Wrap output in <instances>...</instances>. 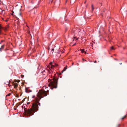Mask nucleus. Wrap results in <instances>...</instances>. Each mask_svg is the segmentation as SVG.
<instances>
[{
	"label": "nucleus",
	"mask_w": 127,
	"mask_h": 127,
	"mask_svg": "<svg viewBox=\"0 0 127 127\" xmlns=\"http://www.w3.org/2000/svg\"><path fill=\"white\" fill-rule=\"evenodd\" d=\"M47 95L46 92L45 91H41L39 90L37 94V97L39 98H36L35 102L33 103L32 105V107L27 110L25 109V107H24L25 112L29 116L33 115L34 113L37 111L38 109V105L40 106V104L39 102L40 99L44 96H46Z\"/></svg>",
	"instance_id": "nucleus-1"
},
{
	"label": "nucleus",
	"mask_w": 127,
	"mask_h": 127,
	"mask_svg": "<svg viewBox=\"0 0 127 127\" xmlns=\"http://www.w3.org/2000/svg\"><path fill=\"white\" fill-rule=\"evenodd\" d=\"M52 79V80L51 79L49 80L50 82L49 84L50 86L51 87V89L52 90L54 88H57L58 78H53Z\"/></svg>",
	"instance_id": "nucleus-2"
},
{
	"label": "nucleus",
	"mask_w": 127,
	"mask_h": 127,
	"mask_svg": "<svg viewBox=\"0 0 127 127\" xmlns=\"http://www.w3.org/2000/svg\"><path fill=\"white\" fill-rule=\"evenodd\" d=\"M26 92L27 93H29L32 92V90L29 89L28 88H26L25 89Z\"/></svg>",
	"instance_id": "nucleus-3"
},
{
	"label": "nucleus",
	"mask_w": 127,
	"mask_h": 127,
	"mask_svg": "<svg viewBox=\"0 0 127 127\" xmlns=\"http://www.w3.org/2000/svg\"><path fill=\"white\" fill-rule=\"evenodd\" d=\"M66 66H67L66 65V67H64V69H63V70L62 71V73H63L64 71H65L66 70V69H67V68L66 67Z\"/></svg>",
	"instance_id": "nucleus-4"
},
{
	"label": "nucleus",
	"mask_w": 127,
	"mask_h": 127,
	"mask_svg": "<svg viewBox=\"0 0 127 127\" xmlns=\"http://www.w3.org/2000/svg\"><path fill=\"white\" fill-rule=\"evenodd\" d=\"M47 69H45V70H43L42 71V73L43 74H44V72H47Z\"/></svg>",
	"instance_id": "nucleus-5"
},
{
	"label": "nucleus",
	"mask_w": 127,
	"mask_h": 127,
	"mask_svg": "<svg viewBox=\"0 0 127 127\" xmlns=\"http://www.w3.org/2000/svg\"><path fill=\"white\" fill-rule=\"evenodd\" d=\"M21 104V103H19L17 104L16 105V107H17L19 106Z\"/></svg>",
	"instance_id": "nucleus-6"
},
{
	"label": "nucleus",
	"mask_w": 127,
	"mask_h": 127,
	"mask_svg": "<svg viewBox=\"0 0 127 127\" xmlns=\"http://www.w3.org/2000/svg\"><path fill=\"white\" fill-rule=\"evenodd\" d=\"M2 29L3 30H4L5 31H7V27H6L5 28H2Z\"/></svg>",
	"instance_id": "nucleus-7"
},
{
	"label": "nucleus",
	"mask_w": 127,
	"mask_h": 127,
	"mask_svg": "<svg viewBox=\"0 0 127 127\" xmlns=\"http://www.w3.org/2000/svg\"><path fill=\"white\" fill-rule=\"evenodd\" d=\"M4 46V45H3L1 46V47L0 48V51H1L2 49H3Z\"/></svg>",
	"instance_id": "nucleus-8"
},
{
	"label": "nucleus",
	"mask_w": 127,
	"mask_h": 127,
	"mask_svg": "<svg viewBox=\"0 0 127 127\" xmlns=\"http://www.w3.org/2000/svg\"><path fill=\"white\" fill-rule=\"evenodd\" d=\"M18 86V84L16 83H15L14 84V88L17 87Z\"/></svg>",
	"instance_id": "nucleus-9"
},
{
	"label": "nucleus",
	"mask_w": 127,
	"mask_h": 127,
	"mask_svg": "<svg viewBox=\"0 0 127 127\" xmlns=\"http://www.w3.org/2000/svg\"><path fill=\"white\" fill-rule=\"evenodd\" d=\"M57 1H58V3H57L58 4H59L60 3V1H59V0H57L55 2V4H56V2Z\"/></svg>",
	"instance_id": "nucleus-10"
},
{
	"label": "nucleus",
	"mask_w": 127,
	"mask_h": 127,
	"mask_svg": "<svg viewBox=\"0 0 127 127\" xmlns=\"http://www.w3.org/2000/svg\"><path fill=\"white\" fill-rule=\"evenodd\" d=\"M18 16L20 17H21V12H20L18 14Z\"/></svg>",
	"instance_id": "nucleus-11"
},
{
	"label": "nucleus",
	"mask_w": 127,
	"mask_h": 127,
	"mask_svg": "<svg viewBox=\"0 0 127 127\" xmlns=\"http://www.w3.org/2000/svg\"><path fill=\"white\" fill-rule=\"evenodd\" d=\"M91 6H92V12L93 11V10H94V9L93 5V4H92Z\"/></svg>",
	"instance_id": "nucleus-12"
},
{
	"label": "nucleus",
	"mask_w": 127,
	"mask_h": 127,
	"mask_svg": "<svg viewBox=\"0 0 127 127\" xmlns=\"http://www.w3.org/2000/svg\"><path fill=\"white\" fill-rule=\"evenodd\" d=\"M4 83L5 84H6L7 85H9V82L8 81H7L6 83L5 82Z\"/></svg>",
	"instance_id": "nucleus-13"
},
{
	"label": "nucleus",
	"mask_w": 127,
	"mask_h": 127,
	"mask_svg": "<svg viewBox=\"0 0 127 127\" xmlns=\"http://www.w3.org/2000/svg\"><path fill=\"white\" fill-rule=\"evenodd\" d=\"M126 115H125V116H124V117H122L121 118V119L122 120L124 119L126 117Z\"/></svg>",
	"instance_id": "nucleus-14"
},
{
	"label": "nucleus",
	"mask_w": 127,
	"mask_h": 127,
	"mask_svg": "<svg viewBox=\"0 0 127 127\" xmlns=\"http://www.w3.org/2000/svg\"><path fill=\"white\" fill-rule=\"evenodd\" d=\"M111 50H115V49L113 48V46H112L111 48Z\"/></svg>",
	"instance_id": "nucleus-15"
},
{
	"label": "nucleus",
	"mask_w": 127,
	"mask_h": 127,
	"mask_svg": "<svg viewBox=\"0 0 127 127\" xmlns=\"http://www.w3.org/2000/svg\"><path fill=\"white\" fill-rule=\"evenodd\" d=\"M45 53V52L44 51L43 52H43L42 53L41 52V54L43 56L44 55V54Z\"/></svg>",
	"instance_id": "nucleus-16"
},
{
	"label": "nucleus",
	"mask_w": 127,
	"mask_h": 127,
	"mask_svg": "<svg viewBox=\"0 0 127 127\" xmlns=\"http://www.w3.org/2000/svg\"><path fill=\"white\" fill-rule=\"evenodd\" d=\"M85 52L84 51V49H83V50H82L81 52L82 53H84V52Z\"/></svg>",
	"instance_id": "nucleus-17"
},
{
	"label": "nucleus",
	"mask_w": 127,
	"mask_h": 127,
	"mask_svg": "<svg viewBox=\"0 0 127 127\" xmlns=\"http://www.w3.org/2000/svg\"><path fill=\"white\" fill-rule=\"evenodd\" d=\"M2 27H1V26L0 25V32H1V30H0V29H2Z\"/></svg>",
	"instance_id": "nucleus-18"
},
{
	"label": "nucleus",
	"mask_w": 127,
	"mask_h": 127,
	"mask_svg": "<svg viewBox=\"0 0 127 127\" xmlns=\"http://www.w3.org/2000/svg\"><path fill=\"white\" fill-rule=\"evenodd\" d=\"M20 81V80H16L15 81L16 82H17L18 83Z\"/></svg>",
	"instance_id": "nucleus-19"
},
{
	"label": "nucleus",
	"mask_w": 127,
	"mask_h": 127,
	"mask_svg": "<svg viewBox=\"0 0 127 127\" xmlns=\"http://www.w3.org/2000/svg\"><path fill=\"white\" fill-rule=\"evenodd\" d=\"M126 9H124V10H123V12H124V13H125V12H126Z\"/></svg>",
	"instance_id": "nucleus-20"
},
{
	"label": "nucleus",
	"mask_w": 127,
	"mask_h": 127,
	"mask_svg": "<svg viewBox=\"0 0 127 127\" xmlns=\"http://www.w3.org/2000/svg\"><path fill=\"white\" fill-rule=\"evenodd\" d=\"M14 13V12L13 11H12V13H11V15H13V13Z\"/></svg>",
	"instance_id": "nucleus-21"
},
{
	"label": "nucleus",
	"mask_w": 127,
	"mask_h": 127,
	"mask_svg": "<svg viewBox=\"0 0 127 127\" xmlns=\"http://www.w3.org/2000/svg\"><path fill=\"white\" fill-rule=\"evenodd\" d=\"M11 93H9L8 95V96H9L10 95H11Z\"/></svg>",
	"instance_id": "nucleus-22"
},
{
	"label": "nucleus",
	"mask_w": 127,
	"mask_h": 127,
	"mask_svg": "<svg viewBox=\"0 0 127 127\" xmlns=\"http://www.w3.org/2000/svg\"><path fill=\"white\" fill-rule=\"evenodd\" d=\"M53 0H49V1H51V3L52 2Z\"/></svg>",
	"instance_id": "nucleus-23"
},
{
	"label": "nucleus",
	"mask_w": 127,
	"mask_h": 127,
	"mask_svg": "<svg viewBox=\"0 0 127 127\" xmlns=\"http://www.w3.org/2000/svg\"><path fill=\"white\" fill-rule=\"evenodd\" d=\"M53 63V62H51L50 63V64H52Z\"/></svg>",
	"instance_id": "nucleus-24"
},
{
	"label": "nucleus",
	"mask_w": 127,
	"mask_h": 127,
	"mask_svg": "<svg viewBox=\"0 0 127 127\" xmlns=\"http://www.w3.org/2000/svg\"><path fill=\"white\" fill-rule=\"evenodd\" d=\"M105 12V10H103L102 12Z\"/></svg>",
	"instance_id": "nucleus-25"
},
{
	"label": "nucleus",
	"mask_w": 127,
	"mask_h": 127,
	"mask_svg": "<svg viewBox=\"0 0 127 127\" xmlns=\"http://www.w3.org/2000/svg\"><path fill=\"white\" fill-rule=\"evenodd\" d=\"M82 60H83V61H84V60H85V61H86V60H85L84 59H83V58L82 59Z\"/></svg>",
	"instance_id": "nucleus-26"
},
{
	"label": "nucleus",
	"mask_w": 127,
	"mask_h": 127,
	"mask_svg": "<svg viewBox=\"0 0 127 127\" xmlns=\"http://www.w3.org/2000/svg\"><path fill=\"white\" fill-rule=\"evenodd\" d=\"M21 77H22H22H24V75H21Z\"/></svg>",
	"instance_id": "nucleus-27"
},
{
	"label": "nucleus",
	"mask_w": 127,
	"mask_h": 127,
	"mask_svg": "<svg viewBox=\"0 0 127 127\" xmlns=\"http://www.w3.org/2000/svg\"><path fill=\"white\" fill-rule=\"evenodd\" d=\"M54 49H52V51H54Z\"/></svg>",
	"instance_id": "nucleus-28"
},
{
	"label": "nucleus",
	"mask_w": 127,
	"mask_h": 127,
	"mask_svg": "<svg viewBox=\"0 0 127 127\" xmlns=\"http://www.w3.org/2000/svg\"><path fill=\"white\" fill-rule=\"evenodd\" d=\"M67 0H66V2H65V4H66V2H67Z\"/></svg>",
	"instance_id": "nucleus-29"
},
{
	"label": "nucleus",
	"mask_w": 127,
	"mask_h": 127,
	"mask_svg": "<svg viewBox=\"0 0 127 127\" xmlns=\"http://www.w3.org/2000/svg\"><path fill=\"white\" fill-rule=\"evenodd\" d=\"M52 67H55V65H52Z\"/></svg>",
	"instance_id": "nucleus-30"
},
{
	"label": "nucleus",
	"mask_w": 127,
	"mask_h": 127,
	"mask_svg": "<svg viewBox=\"0 0 127 127\" xmlns=\"http://www.w3.org/2000/svg\"><path fill=\"white\" fill-rule=\"evenodd\" d=\"M120 126V124H118L117 126V127H118Z\"/></svg>",
	"instance_id": "nucleus-31"
},
{
	"label": "nucleus",
	"mask_w": 127,
	"mask_h": 127,
	"mask_svg": "<svg viewBox=\"0 0 127 127\" xmlns=\"http://www.w3.org/2000/svg\"><path fill=\"white\" fill-rule=\"evenodd\" d=\"M84 53L85 54H86V52L85 51L84 52Z\"/></svg>",
	"instance_id": "nucleus-32"
},
{
	"label": "nucleus",
	"mask_w": 127,
	"mask_h": 127,
	"mask_svg": "<svg viewBox=\"0 0 127 127\" xmlns=\"http://www.w3.org/2000/svg\"><path fill=\"white\" fill-rule=\"evenodd\" d=\"M96 62H97L96 61H95L94 62L95 63H96Z\"/></svg>",
	"instance_id": "nucleus-33"
},
{
	"label": "nucleus",
	"mask_w": 127,
	"mask_h": 127,
	"mask_svg": "<svg viewBox=\"0 0 127 127\" xmlns=\"http://www.w3.org/2000/svg\"><path fill=\"white\" fill-rule=\"evenodd\" d=\"M103 14H103V13H102L101 14V15H102V16H103Z\"/></svg>",
	"instance_id": "nucleus-34"
},
{
	"label": "nucleus",
	"mask_w": 127,
	"mask_h": 127,
	"mask_svg": "<svg viewBox=\"0 0 127 127\" xmlns=\"http://www.w3.org/2000/svg\"><path fill=\"white\" fill-rule=\"evenodd\" d=\"M16 18H17V19L18 20V19H19V18H18V17H16Z\"/></svg>",
	"instance_id": "nucleus-35"
},
{
	"label": "nucleus",
	"mask_w": 127,
	"mask_h": 127,
	"mask_svg": "<svg viewBox=\"0 0 127 127\" xmlns=\"http://www.w3.org/2000/svg\"><path fill=\"white\" fill-rule=\"evenodd\" d=\"M86 0L84 2V3H86Z\"/></svg>",
	"instance_id": "nucleus-36"
},
{
	"label": "nucleus",
	"mask_w": 127,
	"mask_h": 127,
	"mask_svg": "<svg viewBox=\"0 0 127 127\" xmlns=\"http://www.w3.org/2000/svg\"><path fill=\"white\" fill-rule=\"evenodd\" d=\"M83 50V49H80V50L82 51V50Z\"/></svg>",
	"instance_id": "nucleus-37"
},
{
	"label": "nucleus",
	"mask_w": 127,
	"mask_h": 127,
	"mask_svg": "<svg viewBox=\"0 0 127 127\" xmlns=\"http://www.w3.org/2000/svg\"><path fill=\"white\" fill-rule=\"evenodd\" d=\"M76 44V43H75L73 45V46H74Z\"/></svg>",
	"instance_id": "nucleus-38"
},
{
	"label": "nucleus",
	"mask_w": 127,
	"mask_h": 127,
	"mask_svg": "<svg viewBox=\"0 0 127 127\" xmlns=\"http://www.w3.org/2000/svg\"><path fill=\"white\" fill-rule=\"evenodd\" d=\"M4 11L3 10H2L1 12L3 13V12Z\"/></svg>",
	"instance_id": "nucleus-39"
},
{
	"label": "nucleus",
	"mask_w": 127,
	"mask_h": 127,
	"mask_svg": "<svg viewBox=\"0 0 127 127\" xmlns=\"http://www.w3.org/2000/svg\"><path fill=\"white\" fill-rule=\"evenodd\" d=\"M56 66H57L58 65L57 64H55Z\"/></svg>",
	"instance_id": "nucleus-40"
},
{
	"label": "nucleus",
	"mask_w": 127,
	"mask_h": 127,
	"mask_svg": "<svg viewBox=\"0 0 127 127\" xmlns=\"http://www.w3.org/2000/svg\"><path fill=\"white\" fill-rule=\"evenodd\" d=\"M120 64H122V63H120Z\"/></svg>",
	"instance_id": "nucleus-41"
},
{
	"label": "nucleus",
	"mask_w": 127,
	"mask_h": 127,
	"mask_svg": "<svg viewBox=\"0 0 127 127\" xmlns=\"http://www.w3.org/2000/svg\"><path fill=\"white\" fill-rule=\"evenodd\" d=\"M16 108H14V109H15V110H16Z\"/></svg>",
	"instance_id": "nucleus-42"
},
{
	"label": "nucleus",
	"mask_w": 127,
	"mask_h": 127,
	"mask_svg": "<svg viewBox=\"0 0 127 127\" xmlns=\"http://www.w3.org/2000/svg\"><path fill=\"white\" fill-rule=\"evenodd\" d=\"M29 104V103H28H28H27V104Z\"/></svg>",
	"instance_id": "nucleus-43"
},
{
	"label": "nucleus",
	"mask_w": 127,
	"mask_h": 127,
	"mask_svg": "<svg viewBox=\"0 0 127 127\" xmlns=\"http://www.w3.org/2000/svg\"><path fill=\"white\" fill-rule=\"evenodd\" d=\"M78 39V38H77V39H76V40H77V39Z\"/></svg>",
	"instance_id": "nucleus-44"
}]
</instances>
